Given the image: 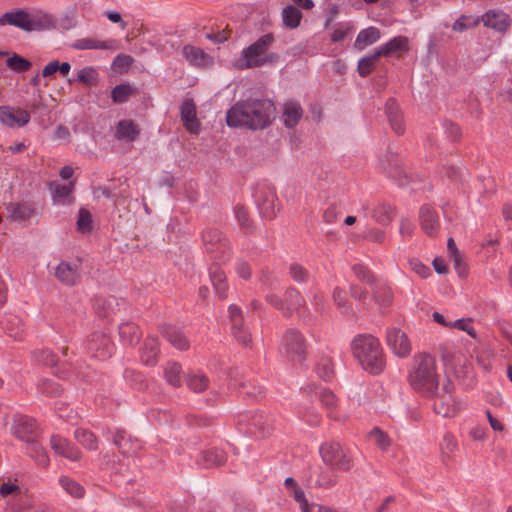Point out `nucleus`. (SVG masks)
I'll use <instances>...</instances> for the list:
<instances>
[{
    "label": "nucleus",
    "instance_id": "1",
    "mask_svg": "<svg viewBox=\"0 0 512 512\" xmlns=\"http://www.w3.org/2000/svg\"><path fill=\"white\" fill-rule=\"evenodd\" d=\"M275 114L276 108L270 100L247 98L237 101L229 108L226 124L231 128L262 130L272 124Z\"/></svg>",
    "mask_w": 512,
    "mask_h": 512
},
{
    "label": "nucleus",
    "instance_id": "2",
    "mask_svg": "<svg viewBox=\"0 0 512 512\" xmlns=\"http://www.w3.org/2000/svg\"><path fill=\"white\" fill-rule=\"evenodd\" d=\"M407 380L411 388L422 395H435L440 384V375L435 357L418 353L413 357Z\"/></svg>",
    "mask_w": 512,
    "mask_h": 512
},
{
    "label": "nucleus",
    "instance_id": "3",
    "mask_svg": "<svg viewBox=\"0 0 512 512\" xmlns=\"http://www.w3.org/2000/svg\"><path fill=\"white\" fill-rule=\"evenodd\" d=\"M353 355L363 369L370 374H379L385 367L383 349L377 338L372 335H358L352 342Z\"/></svg>",
    "mask_w": 512,
    "mask_h": 512
},
{
    "label": "nucleus",
    "instance_id": "4",
    "mask_svg": "<svg viewBox=\"0 0 512 512\" xmlns=\"http://www.w3.org/2000/svg\"><path fill=\"white\" fill-rule=\"evenodd\" d=\"M275 42L273 33H267L258 38L241 51L238 67L240 69L258 68L265 64H273L278 61L279 55L269 52Z\"/></svg>",
    "mask_w": 512,
    "mask_h": 512
},
{
    "label": "nucleus",
    "instance_id": "5",
    "mask_svg": "<svg viewBox=\"0 0 512 512\" xmlns=\"http://www.w3.org/2000/svg\"><path fill=\"white\" fill-rule=\"evenodd\" d=\"M322 461L331 469L349 471L354 461L343 446L338 442H325L319 447Z\"/></svg>",
    "mask_w": 512,
    "mask_h": 512
},
{
    "label": "nucleus",
    "instance_id": "6",
    "mask_svg": "<svg viewBox=\"0 0 512 512\" xmlns=\"http://www.w3.org/2000/svg\"><path fill=\"white\" fill-rule=\"evenodd\" d=\"M454 385L450 379L442 382L441 390H437L435 395H427L435 397L433 409L436 414L442 417H453L460 409L459 404L452 397Z\"/></svg>",
    "mask_w": 512,
    "mask_h": 512
},
{
    "label": "nucleus",
    "instance_id": "7",
    "mask_svg": "<svg viewBox=\"0 0 512 512\" xmlns=\"http://www.w3.org/2000/svg\"><path fill=\"white\" fill-rule=\"evenodd\" d=\"M11 434H13L20 441L26 444L37 439L39 429L36 421L26 415H15L13 418V425L11 427Z\"/></svg>",
    "mask_w": 512,
    "mask_h": 512
},
{
    "label": "nucleus",
    "instance_id": "8",
    "mask_svg": "<svg viewBox=\"0 0 512 512\" xmlns=\"http://www.w3.org/2000/svg\"><path fill=\"white\" fill-rule=\"evenodd\" d=\"M87 350L92 357L105 360L111 356L112 343L104 332H93L87 340Z\"/></svg>",
    "mask_w": 512,
    "mask_h": 512
},
{
    "label": "nucleus",
    "instance_id": "9",
    "mask_svg": "<svg viewBox=\"0 0 512 512\" xmlns=\"http://www.w3.org/2000/svg\"><path fill=\"white\" fill-rule=\"evenodd\" d=\"M283 346L292 361L302 362L304 360L305 341L299 331L289 329L283 336Z\"/></svg>",
    "mask_w": 512,
    "mask_h": 512
},
{
    "label": "nucleus",
    "instance_id": "10",
    "mask_svg": "<svg viewBox=\"0 0 512 512\" xmlns=\"http://www.w3.org/2000/svg\"><path fill=\"white\" fill-rule=\"evenodd\" d=\"M387 344L391 351L400 358L407 357L412 351L408 336L398 328H393L387 332Z\"/></svg>",
    "mask_w": 512,
    "mask_h": 512
},
{
    "label": "nucleus",
    "instance_id": "11",
    "mask_svg": "<svg viewBox=\"0 0 512 512\" xmlns=\"http://www.w3.org/2000/svg\"><path fill=\"white\" fill-rule=\"evenodd\" d=\"M30 114L24 109L9 106L0 107V123L8 128L23 127L30 121Z\"/></svg>",
    "mask_w": 512,
    "mask_h": 512
},
{
    "label": "nucleus",
    "instance_id": "12",
    "mask_svg": "<svg viewBox=\"0 0 512 512\" xmlns=\"http://www.w3.org/2000/svg\"><path fill=\"white\" fill-rule=\"evenodd\" d=\"M485 27L499 33L507 31L511 25L510 16L500 9H490L480 17Z\"/></svg>",
    "mask_w": 512,
    "mask_h": 512
},
{
    "label": "nucleus",
    "instance_id": "13",
    "mask_svg": "<svg viewBox=\"0 0 512 512\" xmlns=\"http://www.w3.org/2000/svg\"><path fill=\"white\" fill-rule=\"evenodd\" d=\"M203 242L207 246L206 249L210 253H221L219 256L221 260H224V253L229 250L227 240L222 236V233L215 228L206 229L202 235Z\"/></svg>",
    "mask_w": 512,
    "mask_h": 512
},
{
    "label": "nucleus",
    "instance_id": "14",
    "mask_svg": "<svg viewBox=\"0 0 512 512\" xmlns=\"http://www.w3.org/2000/svg\"><path fill=\"white\" fill-rule=\"evenodd\" d=\"M410 50V42L406 36H395L385 44L376 49V55L380 57H399L401 53H406Z\"/></svg>",
    "mask_w": 512,
    "mask_h": 512
},
{
    "label": "nucleus",
    "instance_id": "15",
    "mask_svg": "<svg viewBox=\"0 0 512 512\" xmlns=\"http://www.w3.org/2000/svg\"><path fill=\"white\" fill-rule=\"evenodd\" d=\"M180 117L185 129L197 135L200 132L201 124L197 119L196 106L192 100H185L180 106Z\"/></svg>",
    "mask_w": 512,
    "mask_h": 512
},
{
    "label": "nucleus",
    "instance_id": "16",
    "mask_svg": "<svg viewBox=\"0 0 512 512\" xmlns=\"http://www.w3.org/2000/svg\"><path fill=\"white\" fill-rule=\"evenodd\" d=\"M419 220L421 228L429 236H436L440 229V221L436 211L428 205L420 209Z\"/></svg>",
    "mask_w": 512,
    "mask_h": 512
},
{
    "label": "nucleus",
    "instance_id": "17",
    "mask_svg": "<svg viewBox=\"0 0 512 512\" xmlns=\"http://www.w3.org/2000/svg\"><path fill=\"white\" fill-rule=\"evenodd\" d=\"M52 450L70 461H79L82 457L81 451L67 440L58 436H52L50 440Z\"/></svg>",
    "mask_w": 512,
    "mask_h": 512
},
{
    "label": "nucleus",
    "instance_id": "18",
    "mask_svg": "<svg viewBox=\"0 0 512 512\" xmlns=\"http://www.w3.org/2000/svg\"><path fill=\"white\" fill-rule=\"evenodd\" d=\"M55 277L64 285L73 286L79 279V267L67 261H61L55 268Z\"/></svg>",
    "mask_w": 512,
    "mask_h": 512
},
{
    "label": "nucleus",
    "instance_id": "19",
    "mask_svg": "<svg viewBox=\"0 0 512 512\" xmlns=\"http://www.w3.org/2000/svg\"><path fill=\"white\" fill-rule=\"evenodd\" d=\"M183 57L190 65L198 68H207L211 65V57L203 49L187 44L182 48Z\"/></svg>",
    "mask_w": 512,
    "mask_h": 512
},
{
    "label": "nucleus",
    "instance_id": "20",
    "mask_svg": "<svg viewBox=\"0 0 512 512\" xmlns=\"http://www.w3.org/2000/svg\"><path fill=\"white\" fill-rule=\"evenodd\" d=\"M164 338L178 350H188L190 347L189 340L184 332L173 326H164L162 329Z\"/></svg>",
    "mask_w": 512,
    "mask_h": 512
},
{
    "label": "nucleus",
    "instance_id": "21",
    "mask_svg": "<svg viewBox=\"0 0 512 512\" xmlns=\"http://www.w3.org/2000/svg\"><path fill=\"white\" fill-rule=\"evenodd\" d=\"M139 135V127L130 119L120 120L116 125L115 137L118 140L133 142Z\"/></svg>",
    "mask_w": 512,
    "mask_h": 512
},
{
    "label": "nucleus",
    "instance_id": "22",
    "mask_svg": "<svg viewBox=\"0 0 512 512\" xmlns=\"http://www.w3.org/2000/svg\"><path fill=\"white\" fill-rule=\"evenodd\" d=\"M113 443L118 447L122 454H133L140 448V443L137 439L133 440L127 436L124 430H117L113 435Z\"/></svg>",
    "mask_w": 512,
    "mask_h": 512
},
{
    "label": "nucleus",
    "instance_id": "23",
    "mask_svg": "<svg viewBox=\"0 0 512 512\" xmlns=\"http://www.w3.org/2000/svg\"><path fill=\"white\" fill-rule=\"evenodd\" d=\"M381 38L380 30L377 27L371 26L361 30L355 40V49L361 51L367 46L372 45L379 41Z\"/></svg>",
    "mask_w": 512,
    "mask_h": 512
},
{
    "label": "nucleus",
    "instance_id": "24",
    "mask_svg": "<svg viewBox=\"0 0 512 512\" xmlns=\"http://www.w3.org/2000/svg\"><path fill=\"white\" fill-rule=\"evenodd\" d=\"M303 115V109L297 102H287L284 105L283 122L287 128L296 126Z\"/></svg>",
    "mask_w": 512,
    "mask_h": 512
},
{
    "label": "nucleus",
    "instance_id": "25",
    "mask_svg": "<svg viewBox=\"0 0 512 512\" xmlns=\"http://www.w3.org/2000/svg\"><path fill=\"white\" fill-rule=\"evenodd\" d=\"M285 315L290 316L293 312L304 307L305 299L295 288H289L285 292Z\"/></svg>",
    "mask_w": 512,
    "mask_h": 512
},
{
    "label": "nucleus",
    "instance_id": "26",
    "mask_svg": "<svg viewBox=\"0 0 512 512\" xmlns=\"http://www.w3.org/2000/svg\"><path fill=\"white\" fill-rule=\"evenodd\" d=\"M60 487L72 498L82 499L85 496V488L69 476L62 475L58 479Z\"/></svg>",
    "mask_w": 512,
    "mask_h": 512
},
{
    "label": "nucleus",
    "instance_id": "27",
    "mask_svg": "<svg viewBox=\"0 0 512 512\" xmlns=\"http://www.w3.org/2000/svg\"><path fill=\"white\" fill-rule=\"evenodd\" d=\"M159 353L158 340L155 337H147L143 343L141 359L146 365H155Z\"/></svg>",
    "mask_w": 512,
    "mask_h": 512
},
{
    "label": "nucleus",
    "instance_id": "28",
    "mask_svg": "<svg viewBox=\"0 0 512 512\" xmlns=\"http://www.w3.org/2000/svg\"><path fill=\"white\" fill-rule=\"evenodd\" d=\"M29 456L41 467H47L50 459L46 449L38 443L37 439L26 444Z\"/></svg>",
    "mask_w": 512,
    "mask_h": 512
},
{
    "label": "nucleus",
    "instance_id": "29",
    "mask_svg": "<svg viewBox=\"0 0 512 512\" xmlns=\"http://www.w3.org/2000/svg\"><path fill=\"white\" fill-rule=\"evenodd\" d=\"M74 48L78 50H89V49H102V50H116L115 40L106 41H95L88 38L79 39L74 44Z\"/></svg>",
    "mask_w": 512,
    "mask_h": 512
},
{
    "label": "nucleus",
    "instance_id": "30",
    "mask_svg": "<svg viewBox=\"0 0 512 512\" xmlns=\"http://www.w3.org/2000/svg\"><path fill=\"white\" fill-rule=\"evenodd\" d=\"M458 450V442L455 436L446 432L443 435L442 441L440 442L441 459L444 463H447Z\"/></svg>",
    "mask_w": 512,
    "mask_h": 512
},
{
    "label": "nucleus",
    "instance_id": "31",
    "mask_svg": "<svg viewBox=\"0 0 512 512\" xmlns=\"http://www.w3.org/2000/svg\"><path fill=\"white\" fill-rule=\"evenodd\" d=\"M74 190V183L70 182L66 185L57 184L52 191V199L55 204L66 205L73 202L72 193Z\"/></svg>",
    "mask_w": 512,
    "mask_h": 512
},
{
    "label": "nucleus",
    "instance_id": "32",
    "mask_svg": "<svg viewBox=\"0 0 512 512\" xmlns=\"http://www.w3.org/2000/svg\"><path fill=\"white\" fill-rule=\"evenodd\" d=\"M163 373H164V378L166 380V382L174 387V388H178L181 386L182 384V379H181V374H182V366L181 364L177 363V362H168L165 366H164V370H163Z\"/></svg>",
    "mask_w": 512,
    "mask_h": 512
},
{
    "label": "nucleus",
    "instance_id": "33",
    "mask_svg": "<svg viewBox=\"0 0 512 512\" xmlns=\"http://www.w3.org/2000/svg\"><path fill=\"white\" fill-rule=\"evenodd\" d=\"M210 279L215 292L220 298H226L228 292V284L225 273L218 267L211 268Z\"/></svg>",
    "mask_w": 512,
    "mask_h": 512
},
{
    "label": "nucleus",
    "instance_id": "34",
    "mask_svg": "<svg viewBox=\"0 0 512 512\" xmlns=\"http://www.w3.org/2000/svg\"><path fill=\"white\" fill-rule=\"evenodd\" d=\"M15 27L24 31H34L40 27L39 21L32 18L28 12L19 9L15 11Z\"/></svg>",
    "mask_w": 512,
    "mask_h": 512
},
{
    "label": "nucleus",
    "instance_id": "35",
    "mask_svg": "<svg viewBox=\"0 0 512 512\" xmlns=\"http://www.w3.org/2000/svg\"><path fill=\"white\" fill-rule=\"evenodd\" d=\"M302 19V13L293 5H287L282 10V20L284 26L290 29L297 28Z\"/></svg>",
    "mask_w": 512,
    "mask_h": 512
},
{
    "label": "nucleus",
    "instance_id": "36",
    "mask_svg": "<svg viewBox=\"0 0 512 512\" xmlns=\"http://www.w3.org/2000/svg\"><path fill=\"white\" fill-rule=\"evenodd\" d=\"M227 455L223 450L212 449L202 453V464L206 467H216L226 462Z\"/></svg>",
    "mask_w": 512,
    "mask_h": 512
},
{
    "label": "nucleus",
    "instance_id": "37",
    "mask_svg": "<svg viewBox=\"0 0 512 512\" xmlns=\"http://www.w3.org/2000/svg\"><path fill=\"white\" fill-rule=\"evenodd\" d=\"M13 221H24L34 215V209L27 203H17L8 208Z\"/></svg>",
    "mask_w": 512,
    "mask_h": 512
},
{
    "label": "nucleus",
    "instance_id": "38",
    "mask_svg": "<svg viewBox=\"0 0 512 512\" xmlns=\"http://www.w3.org/2000/svg\"><path fill=\"white\" fill-rule=\"evenodd\" d=\"M189 389L196 393L204 392L209 387V379L203 373H190L186 379Z\"/></svg>",
    "mask_w": 512,
    "mask_h": 512
},
{
    "label": "nucleus",
    "instance_id": "39",
    "mask_svg": "<svg viewBox=\"0 0 512 512\" xmlns=\"http://www.w3.org/2000/svg\"><path fill=\"white\" fill-rule=\"evenodd\" d=\"M394 216V209L385 203L377 204L373 209V218L382 225H388Z\"/></svg>",
    "mask_w": 512,
    "mask_h": 512
},
{
    "label": "nucleus",
    "instance_id": "40",
    "mask_svg": "<svg viewBox=\"0 0 512 512\" xmlns=\"http://www.w3.org/2000/svg\"><path fill=\"white\" fill-rule=\"evenodd\" d=\"M75 438L87 450L95 451L98 448L97 437L91 431L77 429L75 431Z\"/></svg>",
    "mask_w": 512,
    "mask_h": 512
},
{
    "label": "nucleus",
    "instance_id": "41",
    "mask_svg": "<svg viewBox=\"0 0 512 512\" xmlns=\"http://www.w3.org/2000/svg\"><path fill=\"white\" fill-rule=\"evenodd\" d=\"M479 16L474 15H461L452 25V29L456 32H463L467 29L475 28L480 23Z\"/></svg>",
    "mask_w": 512,
    "mask_h": 512
},
{
    "label": "nucleus",
    "instance_id": "42",
    "mask_svg": "<svg viewBox=\"0 0 512 512\" xmlns=\"http://www.w3.org/2000/svg\"><path fill=\"white\" fill-rule=\"evenodd\" d=\"M442 361L446 366L453 367L456 363L461 364L465 358L460 352L454 351L447 345L440 346Z\"/></svg>",
    "mask_w": 512,
    "mask_h": 512
},
{
    "label": "nucleus",
    "instance_id": "43",
    "mask_svg": "<svg viewBox=\"0 0 512 512\" xmlns=\"http://www.w3.org/2000/svg\"><path fill=\"white\" fill-rule=\"evenodd\" d=\"M133 89L128 83H121L116 85L111 92L112 101L114 103H124L128 101L129 97L132 95Z\"/></svg>",
    "mask_w": 512,
    "mask_h": 512
},
{
    "label": "nucleus",
    "instance_id": "44",
    "mask_svg": "<svg viewBox=\"0 0 512 512\" xmlns=\"http://www.w3.org/2000/svg\"><path fill=\"white\" fill-rule=\"evenodd\" d=\"M75 81L81 82L87 86L96 85L98 81V73L92 66H87L77 72Z\"/></svg>",
    "mask_w": 512,
    "mask_h": 512
},
{
    "label": "nucleus",
    "instance_id": "45",
    "mask_svg": "<svg viewBox=\"0 0 512 512\" xmlns=\"http://www.w3.org/2000/svg\"><path fill=\"white\" fill-rule=\"evenodd\" d=\"M232 334L236 341L245 346L249 347L252 344V337L247 328L243 325V323H236V325H232L231 327Z\"/></svg>",
    "mask_w": 512,
    "mask_h": 512
},
{
    "label": "nucleus",
    "instance_id": "46",
    "mask_svg": "<svg viewBox=\"0 0 512 512\" xmlns=\"http://www.w3.org/2000/svg\"><path fill=\"white\" fill-rule=\"evenodd\" d=\"M380 58V56L376 55V50L363 58H361L358 61L357 71L361 77L368 76L374 67V63L377 61V59Z\"/></svg>",
    "mask_w": 512,
    "mask_h": 512
},
{
    "label": "nucleus",
    "instance_id": "47",
    "mask_svg": "<svg viewBox=\"0 0 512 512\" xmlns=\"http://www.w3.org/2000/svg\"><path fill=\"white\" fill-rule=\"evenodd\" d=\"M6 66L14 72H25L32 66L31 61L14 54L6 60Z\"/></svg>",
    "mask_w": 512,
    "mask_h": 512
},
{
    "label": "nucleus",
    "instance_id": "48",
    "mask_svg": "<svg viewBox=\"0 0 512 512\" xmlns=\"http://www.w3.org/2000/svg\"><path fill=\"white\" fill-rule=\"evenodd\" d=\"M316 372L321 379L325 381L330 380L334 375V365L331 359L327 357L322 358L317 364Z\"/></svg>",
    "mask_w": 512,
    "mask_h": 512
},
{
    "label": "nucleus",
    "instance_id": "49",
    "mask_svg": "<svg viewBox=\"0 0 512 512\" xmlns=\"http://www.w3.org/2000/svg\"><path fill=\"white\" fill-rule=\"evenodd\" d=\"M334 470L329 468L326 471H322L316 479L317 485L324 488L335 486L338 483V476L334 473Z\"/></svg>",
    "mask_w": 512,
    "mask_h": 512
},
{
    "label": "nucleus",
    "instance_id": "50",
    "mask_svg": "<svg viewBox=\"0 0 512 512\" xmlns=\"http://www.w3.org/2000/svg\"><path fill=\"white\" fill-rule=\"evenodd\" d=\"M384 170L389 177L397 181H401L403 179L404 171L399 159L396 156H393V158L389 160V164L388 166H384Z\"/></svg>",
    "mask_w": 512,
    "mask_h": 512
},
{
    "label": "nucleus",
    "instance_id": "51",
    "mask_svg": "<svg viewBox=\"0 0 512 512\" xmlns=\"http://www.w3.org/2000/svg\"><path fill=\"white\" fill-rule=\"evenodd\" d=\"M38 387L41 393L48 397H56L62 393L61 386L52 380H42Z\"/></svg>",
    "mask_w": 512,
    "mask_h": 512
},
{
    "label": "nucleus",
    "instance_id": "52",
    "mask_svg": "<svg viewBox=\"0 0 512 512\" xmlns=\"http://www.w3.org/2000/svg\"><path fill=\"white\" fill-rule=\"evenodd\" d=\"M369 438L383 451L387 450L390 446V440L387 434L377 427L369 432Z\"/></svg>",
    "mask_w": 512,
    "mask_h": 512
},
{
    "label": "nucleus",
    "instance_id": "53",
    "mask_svg": "<svg viewBox=\"0 0 512 512\" xmlns=\"http://www.w3.org/2000/svg\"><path fill=\"white\" fill-rule=\"evenodd\" d=\"M289 274L291 278L299 283L307 282L309 279V272L302 265L292 263L289 267Z\"/></svg>",
    "mask_w": 512,
    "mask_h": 512
},
{
    "label": "nucleus",
    "instance_id": "54",
    "mask_svg": "<svg viewBox=\"0 0 512 512\" xmlns=\"http://www.w3.org/2000/svg\"><path fill=\"white\" fill-rule=\"evenodd\" d=\"M320 401L322 405L329 410L328 416L334 419H338V417L333 415V409L336 407V397L334 393L330 390H323L320 394Z\"/></svg>",
    "mask_w": 512,
    "mask_h": 512
},
{
    "label": "nucleus",
    "instance_id": "55",
    "mask_svg": "<svg viewBox=\"0 0 512 512\" xmlns=\"http://www.w3.org/2000/svg\"><path fill=\"white\" fill-rule=\"evenodd\" d=\"M91 214L88 210L81 208L77 219V229L83 233L91 231Z\"/></svg>",
    "mask_w": 512,
    "mask_h": 512
},
{
    "label": "nucleus",
    "instance_id": "56",
    "mask_svg": "<svg viewBox=\"0 0 512 512\" xmlns=\"http://www.w3.org/2000/svg\"><path fill=\"white\" fill-rule=\"evenodd\" d=\"M352 271L354 275L363 282L373 285L374 284V276L371 271L365 267L364 265L357 264L352 267Z\"/></svg>",
    "mask_w": 512,
    "mask_h": 512
},
{
    "label": "nucleus",
    "instance_id": "57",
    "mask_svg": "<svg viewBox=\"0 0 512 512\" xmlns=\"http://www.w3.org/2000/svg\"><path fill=\"white\" fill-rule=\"evenodd\" d=\"M120 335L124 339L126 335H130V338L126 341L128 344L132 345L139 341L138 329L133 324H123L120 326Z\"/></svg>",
    "mask_w": 512,
    "mask_h": 512
},
{
    "label": "nucleus",
    "instance_id": "58",
    "mask_svg": "<svg viewBox=\"0 0 512 512\" xmlns=\"http://www.w3.org/2000/svg\"><path fill=\"white\" fill-rule=\"evenodd\" d=\"M234 212L240 227L247 230L251 229L252 224L247 210L242 206H236Z\"/></svg>",
    "mask_w": 512,
    "mask_h": 512
},
{
    "label": "nucleus",
    "instance_id": "59",
    "mask_svg": "<svg viewBox=\"0 0 512 512\" xmlns=\"http://www.w3.org/2000/svg\"><path fill=\"white\" fill-rule=\"evenodd\" d=\"M352 26L349 23L341 24L331 34V41L333 43L340 42L345 39L347 34L351 32Z\"/></svg>",
    "mask_w": 512,
    "mask_h": 512
},
{
    "label": "nucleus",
    "instance_id": "60",
    "mask_svg": "<svg viewBox=\"0 0 512 512\" xmlns=\"http://www.w3.org/2000/svg\"><path fill=\"white\" fill-rule=\"evenodd\" d=\"M409 265L411 269L422 278H427L431 274L429 267L418 259H411Z\"/></svg>",
    "mask_w": 512,
    "mask_h": 512
},
{
    "label": "nucleus",
    "instance_id": "61",
    "mask_svg": "<svg viewBox=\"0 0 512 512\" xmlns=\"http://www.w3.org/2000/svg\"><path fill=\"white\" fill-rule=\"evenodd\" d=\"M334 303L345 310L349 309L348 302L345 297V291L340 287H335L332 293Z\"/></svg>",
    "mask_w": 512,
    "mask_h": 512
},
{
    "label": "nucleus",
    "instance_id": "62",
    "mask_svg": "<svg viewBox=\"0 0 512 512\" xmlns=\"http://www.w3.org/2000/svg\"><path fill=\"white\" fill-rule=\"evenodd\" d=\"M451 327L457 328L459 330L467 332L470 336L475 337L476 333L474 328L471 325L470 320L466 319H457L451 323Z\"/></svg>",
    "mask_w": 512,
    "mask_h": 512
},
{
    "label": "nucleus",
    "instance_id": "63",
    "mask_svg": "<svg viewBox=\"0 0 512 512\" xmlns=\"http://www.w3.org/2000/svg\"><path fill=\"white\" fill-rule=\"evenodd\" d=\"M132 63L133 58L130 55L119 54L114 58L112 67L115 69L128 68Z\"/></svg>",
    "mask_w": 512,
    "mask_h": 512
},
{
    "label": "nucleus",
    "instance_id": "64",
    "mask_svg": "<svg viewBox=\"0 0 512 512\" xmlns=\"http://www.w3.org/2000/svg\"><path fill=\"white\" fill-rule=\"evenodd\" d=\"M235 269L238 276L242 279L248 280L251 277V269L247 262L239 260Z\"/></svg>",
    "mask_w": 512,
    "mask_h": 512
}]
</instances>
